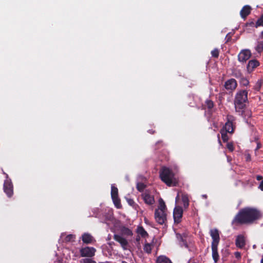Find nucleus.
<instances>
[{
  "mask_svg": "<svg viewBox=\"0 0 263 263\" xmlns=\"http://www.w3.org/2000/svg\"><path fill=\"white\" fill-rule=\"evenodd\" d=\"M114 239L120 244L123 250L127 249L128 241L125 238L119 235L115 234L114 235Z\"/></svg>",
  "mask_w": 263,
  "mask_h": 263,
  "instance_id": "obj_11",
  "label": "nucleus"
},
{
  "mask_svg": "<svg viewBox=\"0 0 263 263\" xmlns=\"http://www.w3.org/2000/svg\"><path fill=\"white\" fill-rule=\"evenodd\" d=\"M219 50L217 48H215L211 51L212 56L215 58H218L219 57Z\"/></svg>",
  "mask_w": 263,
  "mask_h": 263,
  "instance_id": "obj_35",
  "label": "nucleus"
},
{
  "mask_svg": "<svg viewBox=\"0 0 263 263\" xmlns=\"http://www.w3.org/2000/svg\"><path fill=\"white\" fill-rule=\"evenodd\" d=\"M259 188L261 190L263 191V180L260 182Z\"/></svg>",
  "mask_w": 263,
  "mask_h": 263,
  "instance_id": "obj_42",
  "label": "nucleus"
},
{
  "mask_svg": "<svg viewBox=\"0 0 263 263\" xmlns=\"http://www.w3.org/2000/svg\"><path fill=\"white\" fill-rule=\"evenodd\" d=\"M121 232L123 234L126 236H132L133 234L132 230L126 227H123L121 230Z\"/></svg>",
  "mask_w": 263,
  "mask_h": 263,
  "instance_id": "obj_28",
  "label": "nucleus"
},
{
  "mask_svg": "<svg viewBox=\"0 0 263 263\" xmlns=\"http://www.w3.org/2000/svg\"><path fill=\"white\" fill-rule=\"evenodd\" d=\"M235 126L234 125L233 122L228 118L227 121L224 124V126L221 129H224L226 132L230 134L234 133Z\"/></svg>",
  "mask_w": 263,
  "mask_h": 263,
  "instance_id": "obj_12",
  "label": "nucleus"
},
{
  "mask_svg": "<svg viewBox=\"0 0 263 263\" xmlns=\"http://www.w3.org/2000/svg\"><path fill=\"white\" fill-rule=\"evenodd\" d=\"M155 218L160 224H165L166 221V214L165 212L161 210H155Z\"/></svg>",
  "mask_w": 263,
  "mask_h": 263,
  "instance_id": "obj_4",
  "label": "nucleus"
},
{
  "mask_svg": "<svg viewBox=\"0 0 263 263\" xmlns=\"http://www.w3.org/2000/svg\"><path fill=\"white\" fill-rule=\"evenodd\" d=\"M159 176L161 180L168 186H176L178 184L174 173L169 168L163 167L160 170Z\"/></svg>",
  "mask_w": 263,
  "mask_h": 263,
  "instance_id": "obj_2",
  "label": "nucleus"
},
{
  "mask_svg": "<svg viewBox=\"0 0 263 263\" xmlns=\"http://www.w3.org/2000/svg\"><path fill=\"white\" fill-rule=\"evenodd\" d=\"M210 234L212 238L211 245H218L220 241L219 232L217 229H211Z\"/></svg>",
  "mask_w": 263,
  "mask_h": 263,
  "instance_id": "obj_9",
  "label": "nucleus"
},
{
  "mask_svg": "<svg viewBox=\"0 0 263 263\" xmlns=\"http://www.w3.org/2000/svg\"><path fill=\"white\" fill-rule=\"evenodd\" d=\"M145 187L146 185L143 183L138 182L137 184V189L140 192H143Z\"/></svg>",
  "mask_w": 263,
  "mask_h": 263,
  "instance_id": "obj_33",
  "label": "nucleus"
},
{
  "mask_svg": "<svg viewBox=\"0 0 263 263\" xmlns=\"http://www.w3.org/2000/svg\"><path fill=\"white\" fill-rule=\"evenodd\" d=\"M152 245L149 243H146L143 247V250L144 252L148 254H150L152 252Z\"/></svg>",
  "mask_w": 263,
  "mask_h": 263,
  "instance_id": "obj_29",
  "label": "nucleus"
},
{
  "mask_svg": "<svg viewBox=\"0 0 263 263\" xmlns=\"http://www.w3.org/2000/svg\"><path fill=\"white\" fill-rule=\"evenodd\" d=\"M122 263H128V262H126V261H122Z\"/></svg>",
  "mask_w": 263,
  "mask_h": 263,
  "instance_id": "obj_50",
  "label": "nucleus"
},
{
  "mask_svg": "<svg viewBox=\"0 0 263 263\" xmlns=\"http://www.w3.org/2000/svg\"><path fill=\"white\" fill-rule=\"evenodd\" d=\"M182 201L183 202L184 208L185 209L187 208L189 205V200L187 195H183L182 196Z\"/></svg>",
  "mask_w": 263,
  "mask_h": 263,
  "instance_id": "obj_24",
  "label": "nucleus"
},
{
  "mask_svg": "<svg viewBox=\"0 0 263 263\" xmlns=\"http://www.w3.org/2000/svg\"><path fill=\"white\" fill-rule=\"evenodd\" d=\"M227 147L231 152H233L234 149L233 144L232 143H228L227 144Z\"/></svg>",
  "mask_w": 263,
  "mask_h": 263,
  "instance_id": "obj_38",
  "label": "nucleus"
},
{
  "mask_svg": "<svg viewBox=\"0 0 263 263\" xmlns=\"http://www.w3.org/2000/svg\"><path fill=\"white\" fill-rule=\"evenodd\" d=\"M224 86L227 90L233 91L236 88L237 83L235 79L231 78L225 82Z\"/></svg>",
  "mask_w": 263,
  "mask_h": 263,
  "instance_id": "obj_10",
  "label": "nucleus"
},
{
  "mask_svg": "<svg viewBox=\"0 0 263 263\" xmlns=\"http://www.w3.org/2000/svg\"><path fill=\"white\" fill-rule=\"evenodd\" d=\"M241 76V73H238V76H237V75H236V74L235 75V77L238 78V76Z\"/></svg>",
  "mask_w": 263,
  "mask_h": 263,
  "instance_id": "obj_48",
  "label": "nucleus"
},
{
  "mask_svg": "<svg viewBox=\"0 0 263 263\" xmlns=\"http://www.w3.org/2000/svg\"><path fill=\"white\" fill-rule=\"evenodd\" d=\"M235 245L239 248H242L246 245L245 237L242 235H238L235 241Z\"/></svg>",
  "mask_w": 263,
  "mask_h": 263,
  "instance_id": "obj_17",
  "label": "nucleus"
},
{
  "mask_svg": "<svg viewBox=\"0 0 263 263\" xmlns=\"http://www.w3.org/2000/svg\"><path fill=\"white\" fill-rule=\"evenodd\" d=\"M256 179L258 181L261 180L262 179V176L260 175H257L256 176Z\"/></svg>",
  "mask_w": 263,
  "mask_h": 263,
  "instance_id": "obj_45",
  "label": "nucleus"
},
{
  "mask_svg": "<svg viewBox=\"0 0 263 263\" xmlns=\"http://www.w3.org/2000/svg\"><path fill=\"white\" fill-rule=\"evenodd\" d=\"M80 252L82 257H91L95 255L96 249L93 247H86L82 248Z\"/></svg>",
  "mask_w": 263,
  "mask_h": 263,
  "instance_id": "obj_8",
  "label": "nucleus"
},
{
  "mask_svg": "<svg viewBox=\"0 0 263 263\" xmlns=\"http://www.w3.org/2000/svg\"><path fill=\"white\" fill-rule=\"evenodd\" d=\"M4 191L8 197H11L13 194V186L10 180H6L4 183Z\"/></svg>",
  "mask_w": 263,
  "mask_h": 263,
  "instance_id": "obj_6",
  "label": "nucleus"
},
{
  "mask_svg": "<svg viewBox=\"0 0 263 263\" xmlns=\"http://www.w3.org/2000/svg\"><path fill=\"white\" fill-rule=\"evenodd\" d=\"M239 112L245 119H248L252 116V112L249 109H243L242 111H237Z\"/></svg>",
  "mask_w": 263,
  "mask_h": 263,
  "instance_id": "obj_22",
  "label": "nucleus"
},
{
  "mask_svg": "<svg viewBox=\"0 0 263 263\" xmlns=\"http://www.w3.org/2000/svg\"><path fill=\"white\" fill-rule=\"evenodd\" d=\"M127 202L129 205L132 206L133 207H134L136 205L135 201L132 199H127Z\"/></svg>",
  "mask_w": 263,
  "mask_h": 263,
  "instance_id": "obj_39",
  "label": "nucleus"
},
{
  "mask_svg": "<svg viewBox=\"0 0 263 263\" xmlns=\"http://www.w3.org/2000/svg\"><path fill=\"white\" fill-rule=\"evenodd\" d=\"M142 197L144 202L148 205H152L155 202L154 196L147 192L143 193Z\"/></svg>",
  "mask_w": 263,
  "mask_h": 263,
  "instance_id": "obj_13",
  "label": "nucleus"
},
{
  "mask_svg": "<svg viewBox=\"0 0 263 263\" xmlns=\"http://www.w3.org/2000/svg\"><path fill=\"white\" fill-rule=\"evenodd\" d=\"M111 197L118 196V190L114 186H111Z\"/></svg>",
  "mask_w": 263,
  "mask_h": 263,
  "instance_id": "obj_31",
  "label": "nucleus"
},
{
  "mask_svg": "<svg viewBox=\"0 0 263 263\" xmlns=\"http://www.w3.org/2000/svg\"><path fill=\"white\" fill-rule=\"evenodd\" d=\"M161 210L162 211H163V212H166V205L165 204L163 200H162L161 201H160L159 208L158 209H156V210Z\"/></svg>",
  "mask_w": 263,
  "mask_h": 263,
  "instance_id": "obj_34",
  "label": "nucleus"
},
{
  "mask_svg": "<svg viewBox=\"0 0 263 263\" xmlns=\"http://www.w3.org/2000/svg\"><path fill=\"white\" fill-rule=\"evenodd\" d=\"M231 36L230 35V33L227 34L226 36V43L229 42L231 40Z\"/></svg>",
  "mask_w": 263,
  "mask_h": 263,
  "instance_id": "obj_41",
  "label": "nucleus"
},
{
  "mask_svg": "<svg viewBox=\"0 0 263 263\" xmlns=\"http://www.w3.org/2000/svg\"><path fill=\"white\" fill-rule=\"evenodd\" d=\"M240 84L243 86H247L249 84V80L246 78H242L240 80Z\"/></svg>",
  "mask_w": 263,
  "mask_h": 263,
  "instance_id": "obj_36",
  "label": "nucleus"
},
{
  "mask_svg": "<svg viewBox=\"0 0 263 263\" xmlns=\"http://www.w3.org/2000/svg\"><path fill=\"white\" fill-rule=\"evenodd\" d=\"M260 37L263 38V31L261 33V34L260 35Z\"/></svg>",
  "mask_w": 263,
  "mask_h": 263,
  "instance_id": "obj_46",
  "label": "nucleus"
},
{
  "mask_svg": "<svg viewBox=\"0 0 263 263\" xmlns=\"http://www.w3.org/2000/svg\"><path fill=\"white\" fill-rule=\"evenodd\" d=\"M248 93L247 90H237L234 100L236 111H242L243 109L246 108V103L248 101Z\"/></svg>",
  "mask_w": 263,
  "mask_h": 263,
  "instance_id": "obj_3",
  "label": "nucleus"
},
{
  "mask_svg": "<svg viewBox=\"0 0 263 263\" xmlns=\"http://www.w3.org/2000/svg\"><path fill=\"white\" fill-rule=\"evenodd\" d=\"M218 246L216 245H211L212 258L215 263H217L219 259V255L218 252Z\"/></svg>",
  "mask_w": 263,
  "mask_h": 263,
  "instance_id": "obj_16",
  "label": "nucleus"
},
{
  "mask_svg": "<svg viewBox=\"0 0 263 263\" xmlns=\"http://www.w3.org/2000/svg\"><path fill=\"white\" fill-rule=\"evenodd\" d=\"M157 263H172L171 260L166 256L161 255L157 257Z\"/></svg>",
  "mask_w": 263,
  "mask_h": 263,
  "instance_id": "obj_21",
  "label": "nucleus"
},
{
  "mask_svg": "<svg viewBox=\"0 0 263 263\" xmlns=\"http://www.w3.org/2000/svg\"><path fill=\"white\" fill-rule=\"evenodd\" d=\"M260 263H263V255H262V258L261 259Z\"/></svg>",
  "mask_w": 263,
  "mask_h": 263,
  "instance_id": "obj_49",
  "label": "nucleus"
},
{
  "mask_svg": "<svg viewBox=\"0 0 263 263\" xmlns=\"http://www.w3.org/2000/svg\"><path fill=\"white\" fill-rule=\"evenodd\" d=\"M183 215V209L179 206H176L173 211V218L175 223L178 224L181 222Z\"/></svg>",
  "mask_w": 263,
  "mask_h": 263,
  "instance_id": "obj_5",
  "label": "nucleus"
},
{
  "mask_svg": "<svg viewBox=\"0 0 263 263\" xmlns=\"http://www.w3.org/2000/svg\"><path fill=\"white\" fill-rule=\"evenodd\" d=\"M180 239H181V240L182 242H184V239H183L181 235H180Z\"/></svg>",
  "mask_w": 263,
  "mask_h": 263,
  "instance_id": "obj_47",
  "label": "nucleus"
},
{
  "mask_svg": "<svg viewBox=\"0 0 263 263\" xmlns=\"http://www.w3.org/2000/svg\"><path fill=\"white\" fill-rule=\"evenodd\" d=\"M260 26L263 27V14L256 22V28H258Z\"/></svg>",
  "mask_w": 263,
  "mask_h": 263,
  "instance_id": "obj_32",
  "label": "nucleus"
},
{
  "mask_svg": "<svg viewBox=\"0 0 263 263\" xmlns=\"http://www.w3.org/2000/svg\"><path fill=\"white\" fill-rule=\"evenodd\" d=\"M251 7L249 5H245L243 6L240 11V15L241 18L245 20L251 13Z\"/></svg>",
  "mask_w": 263,
  "mask_h": 263,
  "instance_id": "obj_15",
  "label": "nucleus"
},
{
  "mask_svg": "<svg viewBox=\"0 0 263 263\" xmlns=\"http://www.w3.org/2000/svg\"><path fill=\"white\" fill-rule=\"evenodd\" d=\"M251 56V52L249 49L242 50L238 55V60L241 63H245Z\"/></svg>",
  "mask_w": 263,
  "mask_h": 263,
  "instance_id": "obj_7",
  "label": "nucleus"
},
{
  "mask_svg": "<svg viewBox=\"0 0 263 263\" xmlns=\"http://www.w3.org/2000/svg\"><path fill=\"white\" fill-rule=\"evenodd\" d=\"M81 263H96V262L93 260H92L89 258H85L83 259L81 261Z\"/></svg>",
  "mask_w": 263,
  "mask_h": 263,
  "instance_id": "obj_37",
  "label": "nucleus"
},
{
  "mask_svg": "<svg viewBox=\"0 0 263 263\" xmlns=\"http://www.w3.org/2000/svg\"><path fill=\"white\" fill-rule=\"evenodd\" d=\"M220 133L221 135V139L223 142H227L229 139V137L227 134L228 132L224 130V129L220 130Z\"/></svg>",
  "mask_w": 263,
  "mask_h": 263,
  "instance_id": "obj_26",
  "label": "nucleus"
},
{
  "mask_svg": "<svg viewBox=\"0 0 263 263\" xmlns=\"http://www.w3.org/2000/svg\"><path fill=\"white\" fill-rule=\"evenodd\" d=\"M140 235H138L137 236H136V241L139 243L140 242Z\"/></svg>",
  "mask_w": 263,
  "mask_h": 263,
  "instance_id": "obj_44",
  "label": "nucleus"
},
{
  "mask_svg": "<svg viewBox=\"0 0 263 263\" xmlns=\"http://www.w3.org/2000/svg\"><path fill=\"white\" fill-rule=\"evenodd\" d=\"M82 240L84 243H91L93 240L92 236L88 233H84L82 236Z\"/></svg>",
  "mask_w": 263,
  "mask_h": 263,
  "instance_id": "obj_19",
  "label": "nucleus"
},
{
  "mask_svg": "<svg viewBox=\"0 0 263 263\" xmlns=\"http://www.w3.org/2000/svg\"><path fill=\"white\" fill-rule=\"evenodd\" d=\"M111 198H112V200L113 201V202H114L115 206L117 209H121L122 208V205L121 204L120 199L119 198V197L117 196V197H111Z\"/></svg>",
  "mask_w": 263,
  "mask_h": 263,
  "instance_id": "obj_23",
  "label": "nucleus"
},
{
  "mask_svg": "<svg viewBox=\"0 0 263 263\" xmlns=\"http://www.w3.org/2000/svg\"><path fill=\"white\" fill-rule=\"evenodd\" d=\"M214 106V103L213 101L210 99H206L205 101L204 104L202 105V108L203 109H207L210 114H212V109L213 108Z\"/></svg>",
  "mask_w": 263,
  "mask_h": 263,
  "instance_id": "obj_18",
  "label": "nucleus"
},
{
  "mask_svg": "<svg viewBox=\"0 0 263 263\" xmlns=\"http://www.w3.org/2000/svg\"><path fill=\"white\" fill-rule=\"evenodd\" d=\"M76 236L73 234H69L67 235L64 238V241L66 242L74 241Z\"/></svg>",
  "mask_w": 263,
  "mask_h": 263,
  "instance_id": "obj_27",
  "label": "nucleus"
},
{
  "mask_svg": "<svg viewBox=\"0 0 263 263\" xmlns=\"http://www.w3.org/2000/svg\"><path fill=\"white\" fill-rule=\"evenodd\" d=\"M137 233L142 237L145 238L148 236L147 232L144 230L142 226L138 227L137 229Z\"/></svg>",
  "mask_w": 263,
  "mask_h": 263,
  "instance_id": "obj_20",
  "label": "nucleus"
},
{
  "mask_svg": "<svg viewBox=\"0 0 263 263\" xmlns=\"http://www.w3.org/2000/svg\"><path fill=\"white\" fill-rule=\"evenodd\" d=\"M262 216L260 212L255 208L246 207L240 209L232 221V225L238 226L250 224Z\"/></svg>",
  "mask_w": 263,
  "mask_h": 263,
  "instance_id": "obj_1",
  "label": "nucleus"
},
{
  "mask_svg": "<svg viewBox=\"0 0 263 263\" xmlns=\"http://www.w3.org/2000/svg\"><path fill=\"white\" fill-rule=\"evenodd\" d=\"M235 257L237 258H240L241 257L240 253L238 252H236L235 253Z\"/></svg>",
  "mask_w": 263,
  "mask_h": 263,
  "instance_id": "obj_43",
  "label": "nucleus"
},
{
  "mask_svg": "<svg viewBox=\"0 0 263 263\" xmlns=\"http://www.w3.org/2000/svg\"><path fill=\"white\" fill-rule=\"evenodd\" d=\"M246 27H255L256 28V22L254 19H249L248 22L245 24Z\"/></svg>",
  "mask_w": 263,
  "mask_h": 263,
  "instance_id": "obj_30",
  "label": "nucleus"
},
{
  "mask_svg": "<svg viewBox=\"0 0 263 263\" xmlns=\"http://www.w3.org/2000/svg\"><path fill=\"white\" fill-rule=\"evenodd\" d=\"M259 65V62L257 60L254 59L249 61L247 66L248 72H252Z\"/></svg>",
  "mask_w": 263,
  "mask_h": 263,
  "instance_id": "obj_14",
  "label": "nucleus"
},
{
  "mask_svg": "<svg viewBox=\"0 0 263 263\" xmlns=\"http://www.w3.org/2000/svg\"><path fill=\"white\" fill-rule=\"evenodd\" d=\"M255 49L258 53L262 52L263 51V41H258Z\"/></svg>",
  "mask_w": 263,
  "mask_h": 263,
  "instance_id": "obj_25",
  "label": "nucleus"
},
{
  "mask_svg": "<svg viewBox=\"0 0 263 263\" xmlns=\"http://www.w3.org/2000/svg\"><path fill=\"white\" fill-rule=\"evenodd\" d=\"M261 87V83L258 81L254 87L255 90L259 91Z\"/></svg>",
  "mask_w": 263,
  "mask_h": 263,
  "instance_id": "obj_40",
  "label": "nucleus"
}]
</instances>
